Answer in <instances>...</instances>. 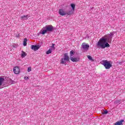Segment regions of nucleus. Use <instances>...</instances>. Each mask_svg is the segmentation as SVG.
<instances>
[{
	"label": "nucleus",
	"mask_w": 125,
	"mask_h": 125,
	"mask_svg": "<svg viewBox=\"0 0 125 125\" xmlns=\"http://www.w3.org/2000/svg\"><path fill=\"white\" fill-rule=\"evenodd\" d=\"M53 31V26L51 25H46L45 27H43L41 30L40 34L42 35H44L46 34L47 32H52Z\"/></svg>",
	"instance_id": "obj_1"
},
{
	"label": "nucleus",
	"mask_w": 125,
	"mask_h": 125,
	"mask_svg": "<svg viewBox=\"0 0 125 125\" xmlns=\"http://www.w3.org/2000/svg\"><path fill=\"white\" fill-rule=\"evenodd\" d=\"M52 52V49H49L47 52L46 54H50Z\"/></svg>",
	"instance_id": "obj_20"
},
{
	"label": "nucleus",
	"mask_w": 125,
	"mask_h": 125,
	"mask_svg": "<svg viewBox=\"0 0 125 125\" xmlns=\"http://www.w3.org/2000/svg\"><path fill=\"white\" fill-rule=\"evenodd\" d=\"M59 13L60 15H62V16H64V15L66 14V13H65V11L62 9H59Z\"/></svg>",
	"instance_id": "obj_8"
},
{
	"label": "nucleus",
	"mask_w": 125,
	"mask_h": 125,
	"mask_svg": "<svg viewBox=\"0 0 125 125\" xmlns=\"http://www.w3.org/2000/svg\"><path fill=\"white\" fill-rule=\"evenodd\" d=\"M104 43H106V41H105V39H104V37H102L98 41L97 44V47H98V48L104 49Z\"/></svg>",
	"instance_id": "obj_3"
},
{
	"label": "nucleus",
	"mask_w": 125,
	"mask_h": 125,
	"mask_svg": "<svg viewBox=\"0 0 125 125\" xmlns=\"http://www.w3.org/2000/svg\"><path fill=\"white\" fill-rule=\"evenodd\" d=\"M39 48H40V47H39V46L34 45H31V49H32L33 50H34L35 51L38 50V49H39Z\"/></svg>",
	"instance_id": "obj_12"
},
{
	"label": "nucleus",
	"mask_w": 125,
	"mask_h": 125,
	"mask_svg": "<svg viewBox=\"0 0 125 125\" xmlns=\"http://www.w3.org/2000/svg\"><path fill=\"white\" fill-rule=\"evenodd\" d=\"M29 17H30V16H29V15H24L21 16V20H27Z\"/></svg>",
	"instance_id": "obj_9"
},
{
	"label": "nucleus",
	"mask_w": 125,
	"mask_h": 125,
	"mask_svg": "<svg viewBox=\"0 0 125 125\" xmlns=\"http://www.w3.org/2000/svg\"><path fill=\"white\" fill-rule=\"evenodd\" d=\"M82 47L84 50L87 51V50H88V48H89V45L86 44L85 42H83L82 44Z\"/></svg>",
	"instance_id": "obj_5"
},
{
	"label": "nucleus",
	"mask_w": 125,
	"mask_h": 125,
	"mask_svg": "<svg viewBox=\"0 0 125 125\" xmlns=\"http://www.w3.org/2000/svg\"><path fill=\"white\" fill-rule=\"evenodd\" d=\"M66 61L63 58H62L61 60V64H66Z\"/></svg>",
	"instance_id": "obj_19"
},
{
	"label": "nucleus",
	"mask_w": 125,
	"mask_h": 125,
	"mask_svg": "<svg viewBox=\"0 0 125 125\" xmlns=\"http://www.w3.org/2000/svg\"><path fill=\"white\" fill-rule=\"evenodd\" d=\"M105 47H110V44H109V43H108V42H106L104 44V48H105Z\"/></svg>",
	"instance_id": "obj_18"
},
{
	"label": "nucleus",
	"mask_w": 125,
	"mask_h": 125,
	"mask_svg": "<svg viewBox=\"0 0 125 125\" xmlns=\"http://www.w3.org/2000/svg\"><path fill=\"white\" fill-rule=\"evenodd\" d=\"M124 122H125V120H121L115 123L114 125H123V123H124Z\"/></svg>",
	"instance_id": "obj_13"
},
{
	"label": "nucleus",
	"mask_w": 125,
	"mask_h": 125,
	"mask_svg": "<svg viewBox=\"0 0 125 125\" xmlns=\"http://www.w3.org/2000/svg\"><path fill=\"white\" fill-rule=\"evenodd\" d=\"M70 6H71V7L72 8V10H73L75 11V8L76 7V5H75V4H74V3H72L70 4Z\"/></svg>",
	"instance_id": "obj_17"
},
{
	"label": "nucleus",
	"mask_w": 125,
	"mask_h": 125,
	"mask_svg": "<svg viewBox=\"0 0 125 125\" xmlns=\"http://www.w3.org/2000/svg\"><path fill=\"white\" fill-rule=\"evenodd\" d=\"M63 59L66 61H70V58H69V56L68 54L65 53L63 56Z\"/></svg>",
	"instance_id": "obj_10"
},
{
	"label": "nucleus",
	"mask_w": 125,
	"mask_h": 125,
	"mask_svg": "<svg viewBox=\"0 0 125 125\" xmlns=\"http://www.w3.org/2000/svg\"><path fill=\"white\" fill-rule=\"evenodd\" d=\"M55 45V44L52 43V46H51V47H52V48H54V46Z\"/></svg>",
	"instance_id": "obj_26"
},
{
	"label": "nucleus",
	"mask_w": 125,
	"mask_h": 125,
	"mask_svg": "<svg viewBox=\"0 0 125 125\" xmlns=\"http://www.w3.org/2000/svg\"><path fill=\"white\" fill-rule=\"evenodd\" d=\"M70 60L72 61V62H78V61H80V58H73L70 57Z\"/></svg>",
	"instance_id": "obj_11"
},
{
	"label": "nucleus",
	"mask_w": 125,
	"mask_h": 125,
	"mask_svg": "<svg viewBox=\"0 0 125 125\" xmlns=\"http://www.w3.org/2000/svg\"><path fill=\"white\" fill-rule=\"evenodd\" d=\"M114 104H121V101L118 100L114 102Z\"/></svg>",
	"instance_id": "obj_21"
},
{
	"label": "nucleus",
	"mask_w": 125,
	"mask_h": 125,
	"mask_svg": "<svg viewBox=\"0 0 125 125\" xmlns=\"http://www.w3.org/2000/svg\"><path fill=\"white\" fill-rule=\"evenodd\" d=\"M28 41V39L27 38H25L23 41V45L24 46H26L27 45V42Z\"/></svg>",
	"instance_id": "obj_16"
},
{
	"label": "nucleus",
	"mask_w": 125,
	"mask_h": 125,
	"mask_svg": "<svg viewBox=\"0 0 125 125\" xmlns=\"http://www.w3.org/2000/svg\"><path fill=\"white\" fill-rule=\"evenodd\" d=\"M74 10H71L68 12H66L67 15H72V14H74Z\"/></svg>",
	"instance_id": "obj_14"
},
{
	"label": "nucleus",
	"mask_w": 125,
	"mask_h": 125,
	"mask_svg": "<svg viewBox=\"0 0 125 125\" xmlns=\"http://www.w3.org/2000/svg\"><path fill=\"white\" fill-rule=\"evenodd\" d=\"M102 114H103V115L108 114V111L105 110L104 112H103Z\"/></svg>",
	"instance_id": "obj_25"
},
{
	"label": "nucleus",
	"mask_w": 125,
	"mask_h": 125,
	"mask_svg": "<svg viewBox=\"0 0 125 125\" xmlns=\"http://www.w3.org/2000/svg\"><path fill=\"white\" fill-rule=\"evenodd\" d=\"M119 64H122V62H119Z\"/></svg>",
	"instance_id": "obj_29"
},
{
	"label": "nucleus",
	"mask_w": 125,
	"mask_h": 125,
	"mask_svg": "<svg viewBox=\"0 0 125 125\" xmlns=\"http://www.w3.org/2000/svg\"><path fill=\"white\" fill-rule=\"evenodd\" d=\"M75 54V52H74V50L70 51V56H73Z\"/></svg>",
	"instance_id": "obj_22"
},
{
	"label": "nucleus",
	"mask_w": 125,
	"mask_h": 125,
	"mask_svg": "<svg viewBox=\"0 0 125 125\" xmlns=\"http://www.w3.org/2000/svg\"><path fill=\"white\" fill-rule=\"evenodd\" d=\"M101 64L104 66L105 69H110L113 65H112V61L106 60H103L101 62Z\"/></svg>",
	"instance_id": "obj_2"
},
{
	"label": "nucleus",
	"mask_w": 125,
	"mask_h": 125,
	"mask_svg": "<svg viewBox=\"0 0 125 125\" xmlns=\"http://www.w3.org/2000/svg\"><path fill=\"white\" fill-rule=\"evenodd\" d=\"M4 81V78L2 77H0V89L3 88V86L2 85V83Z\"/></svg>",
	"instance_id": "obj_7"
},
{
	"label": "nucleus",
	"mask_w": 125,
	"mask_h": 125,
	"mask_svg": "<svg viewBox=\"0 0 125 125\" xmlns=\"http://www.w3.org/2000/svg\"><path fill=\"white\" fill-rule=\"evenodd\" d=\"M24 79H25V80H28V79H29V77H24Z\"/></svg>",
	"instance_id": "obj_28"
},
{
	"label": "nucleus",
	"mask_w": 125,
	"mask_h": 125,
	"mask_svg": "<svg viewBox=\"0 0 125 125\" xmlns=\"http://www.w3.org/2000/svg\"><path fill=\"white\" fill-rule=\"evenodd\" d=\"M87 58H88V59H89V60L92 61V57H91V56L88 55Z\"/></svg>",
	"instance_id": "obj_24"
},
{
	"label": "nucleus",
	"mask_w": 125,
	"mask_h": 125,
	"mask_svg": "<svg viewBox=\"0 0 125 125\" xmlns=\"http://www.w3.org/2000/svg\"><path fill=\"white\" fill-rule=\"evenodd\" d=\"M20 37V34H18L16 35V38H19Z\"/></svg>",
	"instance_id": "obj_27"
},
{
	"label": "nucleus",
	"mask_w": 125,
	"mask_h": 125,
	"mask_svg": "<svg viewBox=\"0 0 125 125\" xmlns=\"http://www.w3.org/2000/svg\"><path fill=\"white\" fill-rule=\"evenodd\" d=\"M13 72L16 75H18L20 73V68L18 66H16L13 69Z\"/></svg>",
	"instance_id": "obj_6"
},
{
	"label": "nucleus",
	"mask_w": 125,
	"mask_h": 125,
	"mask_svg": "<svg viewBox=\"0 0 125 125\" xmlns=\"http://www.w3.org/2000/svg\"><path fill=\"white\" fill-rule=\"evenodd\" d=\"M31 71H32V67L31 66H29V67H28L27 72H31Z\"/></svg>",
	"instance_id": "obj_23"
},
{
	"label": "nucleus",
	"mask_w": 125,
	"mask_h": 125,
	"mask_svg": "<svg viewBox=\"0 0 125 125\" xmlns=\"http://www.w3.org/2000/svg\"><path fill=\"white\" fill-rule=\"evenodd\" d=\"M113 36H114V34L110 33L109 35H105L104 37H103L104 40H105V42H108L109 43H111Z\"/></svg>",
	"instance_id": "obj_4"
},
{
	"label": "nucleus",
	"mask_w": 125,
	"mask_h": 125,
	"mask_svg": "<svg viewBox=\"0 0 125 125\" xmlns=\"http://www.w3.org/2000/svg\"><path fill=\"white\" fill-rule=\"evenodd\" d=\"M22 53L21 54V56L22 57V58H24V57H25V56H27V54L26 53V52L22 51H21Z\"/></svg>",
	"instance_id": "obj_15"
}]
</instances>
